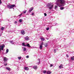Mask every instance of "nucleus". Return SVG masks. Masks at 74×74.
I'll return each mask as SVG.
<instances>
[{
	"label": "nucleus",
	"instance_id": "nucleus-36",
	"mask_svg": "<svg viewBox=\"0 0 74 74\" xmlns=\"http://www.w3.org/2000/svg\"><path fill=\"white\" fill-rule=\"evenodd\" d=\"M57 7H58V6H55V9H56Z\"/></svg>",
	"mask_w": 74,
	"mask_h": 74
},
{
	"label": "nucleus",
	"instance_id": "nucleus-2",
	"mask_svg": "<svg viewBox=\"0 0 74 74\" xmlns=\"http://www.w3.org/2000/svg\"><path fill=\"white\" fill-rule=\"evenodd\" d=\"M15 5L14 4L12 5H7V7L8 8H9V9H11L12 8H13V9H14V8L15 7Z\"/></svg>",
	"mask_w": 74,
	"mask_h": 74
},
{
	"label": "nucleus",
	"instance_id": "nucleus-5",
	"mask_svg": "<svg viewBox=\"0 0 74 74\" xmlns=\"http://www.w3.org/2000/svg\"><path fill=\"white\" fill-rule=\"evenodd\" d=\"M8 60V58L5 57H4L3 58V60L4 62H7Z\"/></svg>",
	"mask_w": 74,
	"mask_h": 74
},
{
	"label": "nucleus",
	"instance_id": "nucleus-35",
	"mask_svg": "<svg viewBox=\"0 0 74 74\" xmlns=\"http://www.w3.org/2000/svg\"><path fill=\"white\" fill-rule=\"evenodd\" d=\"M49 28H46V30H49Z\"/></svg>",
	"mask_w": 74,
	"mask_h": 74
},
{
	"label": "nucleus",
	"instance_id": "nucleus-4",
	"mask_svg": "<svg viewBox=\"0 0 74 74\" xmlns=\"http://www.w3.org/2000/svg\"><path fill=\"white\" fill-rule=\"evenodd\" d=\"M21 34H22L23 35H24V34H25V31L23 30H22L21 32Z\"/></svg>",
	"mask_w": 74,
	"mask_h": 74
},
{
	"label": "nucleus",
	"instance_id": "nucleus-20",
	"mask_svg": "<svg viewBox=\"0 0 74 74\" xmlns=\"http://www.w3.org/2000/svg\"><path fill=\"white\" fill-rule=\"evenodd\" d=\"M10 42H11V43L12 44H14V40L10 41Z\"/></svg>",
	"mask_w": 74,
	"mask_h": 74
},
{
	"label": "nucleus",
	"instance_id": "nucleus-19",
	"mask_svg": "<svg viewBox=\"0 0 74 74\" xmlns=\"http://www.w3.org/2000/svg\"><path fill=\"white\" fill-rule=\"evenodd\" d=\"M23 48V51H26V48L25 47H24Z\"/></svg>",
	"mask_w": 74,
	"mask_h": 74
},
{
	"label": "nucleus",
	"instance_id": "nucleus-24",
	"mask_svg": "<svg viewBox=\"0 0 74 74\" xmlns=\"http://www.w3.org/2000/svg\"><path fill=\"white\" fill-rule=\"evenodd\" d=\"M19 22H20V23H21V22H22V20L21 19H20L19 20Z\"/></svg>",
	"mask_w": 74,
	"mask_h": 74
},
{
	"label": "nucleus",
	"instance_id": "nucleus-23",
	"mask_svg": "<svg viewBox=\"0 0 74 74\" xmlns=\"http://www.w3.org/2000/svg\"><path fill=\"white\" fill-rule=\"evenodd\" d=\"M40 49H42V46L40 45Z\"/></svg>",
	"mask_w": 74,
	"mask_h": 74
},
{
	"label": "nucleus",
	"instance_id": "nucleus-46",
	"mask_svg": "<svg viewBox=\"0 0 74 74\" xmlns=\"http://www.w3.org/2000/svg\"><path fill=\"white\" fill-rule=\"evenodd\" d=\"M1 50L0 48V52H1Z\"/></svg>",
	"mask_w": 74,
	"mask_h": 74
},
{
	"label": "nucleus",
	"instance_id": "nucleus-13",
	"mask_svg": "<svg viewBox=\"0 0 74 74\" xmlns=\"http://www.w3.org/2000/svg\"><path fill=\"white\" fill-rule=\"evenodd\" d=\"M6 69L7 70H8V71H10L11 70V68L9 67L6 68Z\"/></svg>",
	"mask_w": 74,
	"mask_h": 74
},
{
	"label": "nucleus",
	"instance_id": "nucleus-3",
	"mask_svg": "<svg viewBox=\"0 0 74 74\" xmlns=\"http://www.w3.org/2000/svg\"><path fill=\"white\" fill-rule=\"evenodd\" d=\"M49 9L51 10V9H52L53 8V5H51V4L49 3Z\"/></svg>",
	"mask_w": 74,
	"mask_h": 74
},
{
	"label": "nucleus",
	"instance_id": "nucleus-32",
	"mask_svg": "<svg viewBox=\"0 0 74 74\" xmlns=\"http://www.w3.org/2000/svg\"><path fill=\"white\" fill-rule=\"evenodd\" d=\"M18 58V59L19 60H20L21 59V57H19Z\"/></svg>",
	"mask_w": 74,
	"mask_h": 74
},
{
	"label": "nucleus",
	"instance_id": "nucleus-37",
	"mask_svg": "<svg viewBox=\"0 0 74 74\" xmlns=\"http://www.w3.org/2000/svg\"><path fill=\"white\" fill-rule=\"evenodd\" d=\"M66 57H67V58H69V55H68V54H66Z\"/></svg>",
	"mask_w": 74,
	"mask_h": 74
},
{
	"label": "nucleus",
	"instance_id": "nucleus-31",
	"mask_svg": "<svg viewBox=\"0 0 74 74\" xmlns=\"http://www.w3.org/2000/svg\"><path fill=\"white\" fill-rule=\"evenodd\" d=\"M32 10H29V13L31 12H32Z\"/></svg>",
	"mask_w": 74,
	"mask_h": 74
},
{
	"label": "nucleus",
	"instance_id": "nucleus-26",
	"mask_svg": "<svg viewBox=\"0 0 74 74\" xmlns=\"http://www.w3.org/2000/svg\"><path fill=\"white\" fill-rule=\"evenodd\" d=\"M38 61H39V62L38 63V64H39V63H40V59L39 58H38Z\"/></svg>",
	"mask_w": 74,
	"mask_h": 74
},
{
	"label": "nucleus",
	"instance_id": "nucleus-44",
	"mask_svg": "<svg viewBox=\"0 0 74 74\" xmlns=\"http://www.w3.org/2000/svg\"><path fill=\"white\" fill-rule=\"evenodd\" d=\"M14 23H15V24H16V23H17V22H16V21H15V22H14Z\"/></svg>",
	"mask_w": 74,
	"mask_h": 74
},
{
	"label": "nucleus",
	"instance_id": "nucleus-25",
	"mask_svg": "<svg viewBox=\"0 0 74 74\" xmlns=\"http://www.w3.org/2000/svg\"><path fill=\"white\" fill-rule=\"evenodd\" d=\"M9 51V50H8V49H7L6 50V53H8V52Z\"/></svg>",
	"mask_w": 74,
	"mask_h": 74
},
{
	"label": "nucleus",
	"instance_id": "nucleus-7",
	"mask_svg": "<svg viewBox=\"0 0 74 74\" xmlns=\"http://www.w3.org/2000/svg\"><path fill=\"white\" fill-rule=\"evenodd\" d=\"M38 67L36 65H35V66H33V69H34V70H36V69H37Z\"/></svg>",
	"mask_w": 74,
	"mask_h": 74
},
{
	"label": "nucleus",
	"instance_id": "nucleus-15",
	"mask_svg": "<svg viewBox=\"0 0 74 74\" xmlns=\"http://www.w3.org/2000/svg\"><path fill=\"white\" fill-rule=\"evenodd\" d=\"M52 72H51L50 71H48L47 72V74H51Z\"/></svg>",
	"mask_w": 74,
	"mask_h": 74
},
{
	"label": "nucleus",
	"instance_id": "nucleus-49",
	"mask_svg": "<svg viewBox=\"0 0 74 74\" xmlns=\"http://www.w3.org/2000/svg\"><path fill=\"white\" fill-rule=\"evenodd\" d=\"M1 34L0 35V36H1Z\"/></svg>",
	"mask_w": 74,
	"mask_h": 74
},
{
	"label": "nucleus",
	"instance_id": "nucleus-27",
	"mask_svg": "<svg viewBox=\"0 0 74 74\" xmlns=\"http://www.w3.org/2000/svg\"><path fill=\"white\" fill-rule=\"evenodd\" d=\"M44 45V42H42V43L40 45H42H42Z\"/></svg>",
	"mask_w": 74,
	"mask_h": 74
},
{
	"label": "nucleus",
	"instance_id": "nucleus-11",
	"mask_svg": "<svg viewBox=\"0 0 74 74\" xmlns=\"http://www.w3.org/2000/svg\"><path fill=\"white\" fill-rule=\"evenodd\" d=\"M40 39L42 41H45V39H44V37H40Z\"/></svg>",
	"mask_w": 74,
	"mask_h": 74
},
{
	"label": "nucleus",
	"instance_id": "nucleus-17",
	"mask_svg": "<svg viewBox=\"0 0 74 74\" xmlns=\"http://www.w3.org/2000/svg\"><path fill=\"white\" fill-rule=\"evenodd\" d=\"M22 45L24 47H26V45L25 44V43L23 42L22 43Z\"/></svg>",
	"mask_w": 74,
	"mask_h": 74
},
{
	"label": "nucleus",
	"instance_id": "nucleus-29",
	"mask_svg": "<svg viewBox=\"0 0 74 74\" xmlns=\"http://www.w3.org/2000/svg\"><path fill=\"white\" fill-rule=\"evenodd\" d=\"M64 9V7H62L61 8H60V10H63Z\"/></svg>",
	"mask_w": 74,
	"mask_h": 74
},
{
	"label": "nucleus",
	"instance_id": "nucleus-6",
	"mask_svg": "<svg viewBox=\"0 0 74 74\" xmlns=\"http://www.w3.org/2000/svg\"><path fill=\"white\" fill-rule=\"evenodd\" d=\"M59 68L60 69H63V64H61L59 66Z\"/></svg>",
	"mask_w": 74,
	"mask_h": 74
},
{
	"label": "nucleus",
	"instance_id": "nucleus-1",
	"mask_svg": "<svg viewBox=\"0 0 74 74\" xmlns=\"http://www.w3.org/2000/svg\"><path fill=\"white\" fill-rule=\"evenodd\" d=\"M57 3V4L59 5V7L61 6H64V3H65V1L64 0H58Z\"/></svg>",
	"mask_w": 74,
	"mask_h": 74
},
{
	"label": "nucleus",
	"instance_id": "nucleus-33",
	"mask_svg": "<svg viewBox=\"0 0 74 74\" xmlns=\"http://www.w3.org/2000/svg\"><path fill=\"white\" fill-rule=\"evenodd\" d=\"M52 66H53V65L52 64H51L50 65V67H52Z\"/></svg>",
	"mask_w": 74,
	"mask_h": 74
},
{
	"label": "nucleus",
	"instance_id": "nucleus-48",
	"mask_svg": "<svg viewBox=\"0 0 74 74\" xmlns=\"http://www.w3.org/2000/svg\"><path fill=\"white\" fill-rule=\"evenodd\" d=\"M8 32H10V31H8Z\"/></svg>",
	"mask_w": 74,
	"mask_h": 74
},
{
	"label": "nucleus",
	"instance_id": "nucleus-43",
	"mask_svg": "<svg viewBox=\"0 0 74 74\" xmlns=\"http://www.w3.org/2000/svg\"><path fill=\"white\" fill-rule=\"evenodd\" d=\"M4 65L5 66H7V63L4 64Z\"/></svg>",
	"mask_w": 74,
	"mask_h": 74
},
{
	"label": "nucleus",
	"instance_id": "nucleus-41",
	"mask_svg": "<svg viewBox=\"0 0 74 74\" xmlns=\"http://www.w3.org/2000/svg\"><path fill=\"white\" fill-rule=\"evenodd\" d=\"M34 13H32V16L34 15Z\"/></svg>",
	"mask_w": 74,
	"mask_h": 74
},
{
	"label": "nucleus",
	"instance_id": "nucleus-47",
	"mask_svg": "<svg viewBox=\"0 0 74 74\" xmlns=\"http://www.w3.org/2000/svg\"><path fill=\"white\" fill-rule=\"evenodd\" d=\"M1 47V46H0V47Z\"/></svg>",
	"mask_w": 74,
	"mask_h": 74
},
{
	"label": "nucleus",
	"instance_id": "nucleus-8",
	"mask_svg": "<svg viewBox=\"0 0 74 74\" xmlns=\"http://www.w3.org/2000/svg\"><path fill=\"white\" fill-rule=\"evenodd\" d=\"M4 47H5V45H4L3 46H1V48H0L1 49V50H2V51H3V49L4 48Z\"/></svg>",
	"mask_w": 74,
	"mask_h": 74
},
{
	"label": "nucleus",
	"instance_id": "nucleus-30",
	"mask_svg": "<svg viewBox=\"0 0 74 74\" xmlns=\"http://www.w3.org/2000/svg\"><path fill=\"white\" fill-rule=\"evenodd\" d=\"M54 53H56V49H54Z\"/></svg>",
	"mask_w": 74,
	"mask_h": 74
},
{
	"label": "nucleus",
	"instance_id": "nucleus-14",
	"mask_svg": "<svg viewBox=\"0 0 74 74\" xmlns=\"http://www.w3.org/2000/svg\"><path fill=\"white\" fill-rule=\"evenodd\" d=\"M71 60L74 61V56L71 57Z\"/></svg>",
	"mask_w": 74,
	"mask_h": 74
},
{
	"label": "nucleus",
	"instance_id": "nucleus-42",
	"mask_svg": "<svg viewBox=\"0 0 74 74\" xmlns=\"http://www.w3.org/2000/svg\"><path fill=\"white\" fill-rule=\"evenodd\" d=\"M58 25V24L56 23L55 25V26H56V25Z\"/></svg>",
	"mask_w": 74,
	"mask_h": 74
},
{
	"label": "nucleus",
	"instance_id": "nucleus-16",
	"mask_svg": "<svg viewBox=\"0 0 74 74\" xmlns=\"http://www.w3.org/2000/svg\"><path fill=\"white\" fill-rule=\"evenodd\" d=\"M26 47H29L30 48L31 47V46L30 45L29 43H27L26 45Z\"/></svg>",
	"mask_w": 74,
	"mask_h": 74
},
{
	"label": "nucleus",
	"instance_id": "nucleus-9",
	"mask_svg": "<svg viewBox=\"0 0 74 74\" xmlns=\"http://www.w3.org/2000/svg\"><path fill=\"white\" fill-rule=\"evenodd\" d=\"M24 69L25 70H27H27H29V68H28V67H24Z\"/></svg>",
	"mask_w": 74,
	"mask_h": 74
},
{
	"label": "nucleus",
	"instance_id": "nucleus-12",
	"mask_svg": "<svg viewBox=\"0 0 74 74\" xmlns=\"http://www.w3.org/2000/svg\"><path fill=\"white\" fill-rule=\"evenodd\" d=\"M51 12H54V10H50L49 12V14L51 13Z\"/></svg>",
	"mask_w": 74,
	"mask_h": 74
},
{
	"label": "nucleus",
	"instance_id": "nucleus-39",
	"mask_svg": "<svg viewBox=\"0 0 74 74\" xmlns=\"http://www.w3.org/2000/svg\"><path fill=\"white\" fill-rule=\"evenodd\" d=\"M44 15H45V16H47V14L45 13H44Z\"/></svg>",
	"mask_w": 74,
	"mask_h": 74
},
{
	"label": "nucleus",
	"instance_id": "nucleus-38",
	"mask_svg": "<svg viewBox=\"0 0 74 74\" xmlns=\"http://www.w3.org/2000/svg\"><path fill=\"white\" fill-rule=\"evenodd\" d=\"M26 58H29V56H26Z\"/></svg>",
	"mask_w": 74,
	"mask_h": 74
},
{
	"label": "nucleus",
	"instance_id": "nucleus-22",
	"mask_svg": "<svg viewBox=\"0 0 74 74\" xmlns=\"http://www.w3.org/2000/svg\"><path fill=\"white\" fill-rule=\"evenodd\" d=\"M43 73H44V74H45V73H47V71H45V70L43 71Z\"/></svg>",
	"mask_w": 74,
	"mask_h": 74
},
{
	"label": "nucleus",
	"instance_id": "nucleus-28",
	"mask_svg": "<svg viewBox=\"0 0 74 74\" xmlns=\"http://www.w3.org/2000/svg\"><path fill=\"white\" fill-rule=\"evenodd\" d=\"M26 11H27V10H25V11H23V12L24 14L26 13Z\"/></svg>",
	"mask_w": 74,
	"mask_h": 74
},
{
	"label": "nucleus",
	"instance_id": "nucleus-18",
	"mask_svg": "<svg viewBox=\"0 0 74 74\" xmlns=\"http://www.w3.org/2000/svg\"><path fill=\"white\" fill-rule=\"evenodd\" d=\"M4 29H5V28L3 27H2L1 28V30H2V31H3L4 30Z\"/></svg>",
	"mask_w": 74,
	"mask_h": 74
},
{
	"label": "nucleus",
	"instance_id": "nucleus-21",
	"mask_svg": "<svg viewBox=\"0 0 74 74\" xmlns=\"http://www.w3.org/2000/svg\"><path fill=\"white\" fill-rule=\"evenodd\" d=\"M48 43H46L44 45L45 46V47H47L48 46Z\"/></svg>",
	"mask_w": 74,
	"mask_h": 74
},
{
	"label": "nucleus",
	"instance_id": "nucleus-10",
	"mask_svg": "<svg viewBox=\"0 0 74 74\" xmlns=\"http://www.w3.org/2000/svg\"><path fill=\"white\" fill-rule=\"evenodd\" d=\"M25 40H29V37L28 36H26L24 38Z\"/></svg>",
	"mask_w": 74,
	"mask_h": 74
},
{
	"label": "nucleus",
	"instance_id": "nucleus-45",
	"mask_svg": "<svg viewBox=\"0 0 74 74\" xmlns=\"http://www.w3.org/2000/svg\"><path fill=\"white\" fill-rule=\"evenodd\" d=\"M1 0H0V4H1Z\"/></svg>",
	"mask_w": 74,
	"mask_h": 74
},
{
	"label": "nucleus",
	"instance_id": "nucleus-40",
	"mask_svg": "<svg viewBox=\"0 0 74 74\" xmlns=\"http://www.w3.org/2000/svg\"><path fill=\"white\" fill-rule=\"evenodd\" d=\"M30 10H33L34 9V8H30Z\"/></svg>",
	"mask_w": 74,
	"mask_h": 74
},
{
	"label": "nucleus",
	"instance_id": "nucleus-34",
	"mask_svg": "<svg viewBox=\"0 0 74 74\" xmlns=\"http://www.w3.org/2000/svg\"><path fill=\"white\" fill-rule=\"evenodd\" d=\"M22 14L21 13V14L19 15L18 16H22Z\"/></svg>",
	"mask_w": 74,
	"mask_h": 74
}]
</instances>
